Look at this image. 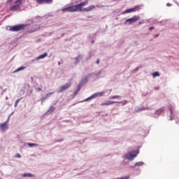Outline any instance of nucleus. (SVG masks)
<instances>
[{"mask_svg": "<svg viewBox=\"0 0 179 179\" xmlns=\"http://www.w3.org/2000/svg\"><path fill=\"white\" fill-rule=\"evenodd\" d=\"M89 3V0H85L77 5H73L68 7H65L62 9L63 12H80L83 6H86Z\"/></svg>", "mask_w": 179, "mask_h": 179, "instance_id": "1", "label": "nucleus"}, {"mask_svg": "<svg viewBox=\"0 0 179 179\" xmlns=\"http://www.w3.org/2000/svg\"><path fill=\"white\" fill-rule=\"evenodd\" d=\"M26 2V0H16L13 6H10V10H12L13 12H16V10H19L20 8H22V4Z\"/></svg>", "mask_w": 179, "mask_h": 179, "instance_id": "2", "label": "nucleus"}, {"mask_svg": "<svg viewBox=\"0 0 179 179\" xmlns=\"http://www.w3.org/2000/svg\"><path fill=\"white\" fill-rule=\"evenodd\" d=\"M24 27H26V24H21L18 25L9 26L8 30L10 31H20L22 30H24Z\"/></svg>", "mask_w": 179, "mask_h": 179, "instance_id": "3", "label": "nucleus"}, {"mask_svg": "<svg viewBox=\"0 0 179 179\" xmlns=\"http://www.w3.org/2000/svg\"><path fill=\"white\" fill-rule=\"evenodd\" d=\"M72 86V83H67L64 85H62L59 87L58 93H62V92H66L69 87Z\"/></svg>", "mask_w": 179, "mask_h": 179, "instance_id": "4", "label": "nucleus"}, {"mask_svg": "<svg viewBox=\"0 0 179 179\" xmlns=\"http://www.w3.org/2000/svg\"><path fill=\"white\" fill-rule=\"evenodd\" d=\"M141 20V17L138 15L133 16L132 18L127 19L125 21V23H128V24H132V23H135V22H138V20Z\"/></svg>", "mask_w": 179, "mask_h": 179, "instance_id": "5", "label": "nucleus"}, {"mask_svg": "<svg viewBox=\"0 0 179 179\" xmlns=\"http://www.w3.org/2000/svg\"><path fill=\"white\" fill-rule=\"evenodd\" d=\"M138 153H139V151H133L126 155V158H127L128 160H132L133 159H135L136 156H138Z\"/></svg>", "mask_w": 179, "mask_h": 179, "instance_id": "6", "label": "nucleus"}, {"mask_svg": "<svg viewBox=\"0 0 179 179\" xmlns=\"http://www.w3.org/2000/svg\"><path fill=\"white\" fill-rule=\"evenodd\" d=\"M141 5H138L132 8L127 9L124 11L123 13H131L132 12H138V10H141Z\"/></svg>", "mask_w": 179, "mask_h": 179, "instance_id": "7", "label": "nucleus"}, {"mask_svg": "<svg viewBox=\"0 0 179 179\" xmlns=\"http://www.w3.org/2000/svg\"><path fill=\"white\" fill-rule=\"evenodd\" d=\"M103 94H104V93H103V92L94 93L92 95H91L90 96H89L88 98H87L85 100V101H88V100H92L93 99H96V97H101V96H103Z\"/></svg>", "mask_w": 179, "mask_h": 179, "instance_id": "8", "label": "nucleus"}, {"mask_svg": "<svg viewBox=\"0 0 179 179\" xmlns=\"http://www.w3.org/2000/svg\"><path fill=\"white\" fill-rule=\"evenodd\" d=\"M114 103H120L123 104V106H125V104L127 103V101H121V102L107 101L106 102L101 103V106H110L111 104H114Z\"/></svg>", "mask_w": 179, "mask_h": 179, "instance_id": "9", "label": "nucleus"}, {"mask_svg": "<svg viewBox=\"0 0 179 179\" xmlns=\"http://www.w3.org/2000/svg\"><path fill=\"white\" fill-rule=\"evenodd\" d=\"M96 8V6L92 5V6H90L87 8H84L81 7V10H80V12H90V10H93V9Z\"/></svg>", "mask_w": 179, "mask_h": 179, "instance_id": "10", "label": "nucleus"}, {"mask_svg": "<svg viewBox=\"0 0 179 179\" xmlns=\"http://www.w3.org/2000/svg\"><path fill=\"white\" fill-rule=\"evenodd\" d=\"M38 5H43L44 3H52V0H35Z\"/></svg>", "mask_w": 179, "mask_h": 179, "instance_id": "11", "label": "nucleus"}, {"mask_svg": "<svg viewBox=\"0 0 179 179\" xmlns=\"http://www.w3.org/2000/svg\"><path fill=\"white\" fill-rule=\"evenodd\" d=\"M8 129V122H5L4 123L0 125V129L2 132H5V131H6Z\"/></svg>", "mask_w": 179, "mask_h": 179, "instance_id": "12", "label": "nucleus"}, {"mask_svg": "<svg viewBox=\"0 0 179 179\" xmlns=\"http://www.w3.org/2000/svg\"><path fill=\"white\" fill-rule=\"evenodd\" d=\"M48 54L47 52L43 53V55H41L40 56L37 57L36 58V61H38L39 59H43L45 58V57H48Z\"/></svg>", "mask_w": 179, "mask_h": 179, "instance_id": "13", "label": "nucleus"}, {"mask_svg": "<svg viewBox=\"0 0 179 179\" xmlns=\"http://www.w3.org/2000/svg\"><path fill=\"white\" fill-rule=\"evenodd\" d=\"M54 92H49L48 94H45V96H42L41 100L43 103V101H44V100H47V99H48V97H50L51 96V94H53Z\"/></svg>", "mask_w": 179, "mask_h": 179, "instance_id": "14", "label": "nucleus"}, {"mask_svg": "<svg viewBox=\"0 0 179 179\" xmlns=\"http://www.w3.org/2000/svg\"><path fill=\"white\" fill-rule=\"evenodd\" d=\"M164 113V108H161L156 110L155 114H157V115H160V114H163Z\"/></svg>", "mask_w": 179, "mask_h": 179, "instance_id": "15", "label": "nucleus"}, {"mask_svg": "<svg viewBox=\"0 0 179 179\" xmlns=\"http://www.w3.org/2000/svg\"><path fill=\"white\" fill-rule=\"evenodd\" d=\"M21 176L22 177H29V178L35 177V176L34 174L29 173H22Z\"/></svg>", "mask_w": 179, "mask_h": 179, "instance_id": "16", "label": "nucleus"}, {"mask_svg": "<svg viewBox=\"0 0 179 179\" xmlns=\"http://www.w3.org/2000/svg\"><path fill=\"white\" fill-rule=\"evenodd\" d=\"M55 111V108L54 106L50 107V108L47 111V114H52Z\"/></svg>", "mask_w": 179, "mask_h": 179, "instance_id": "17", "label": "nucleus"}, {"mask_svg": "<svg viewBox=\"0 0 179 179\" xmlns=\"http://www.w3.org/2000/svg\"><path fill=\"white\" fill-rule=\"evenodd\" d=\"M120 97H121V96H120V95H115V96H110V99L111 100H113L114 99H120Z\"/></svg>", "mask_w": 179, "mask_h": 179, "instance_id": "18", "label": "nucleus"}, {"mask_svg": "<svg viewBox=\"0 0 179 179\" xmlns=\"http://www.w3.org/2000/svg\"><path fill=\"white\" fill-rule=\"evenodd\" d=\"M27 145L28 146H30V148H33V146H38V144L31 143H28Z\"/></svg>", "mask_w": 179, "mask_h": 179, "instance_id": "19", "label": "nucleus"}, {"mask_svg": "<svg viewBox=\"0 0 179 179\" xmlns=\"http://www.w3.org/2000/svg\"><path fill=\"white\" fill-rule=\"evenodd\" d=\"M152 76H153V78L160 76V73H159V72H155V73H152Z\"/></svg>", "mask_w": 179, "mask_h": 179, "instance_id": "20", "label": "nucleus"}, {"mask_svg": "<svg viewBox=\"0 0 179 179\" xmlns=\"http://www.w3.org/2000/svg\"><path fill=\"white\" fill-rule=\"evenodd\" d=\"M21 100H22V98L17 99L14 105V107H17V104H19V101H20Z\"/></svg>", "mask_w": 179, "mask_h": 179, "instance_id": "21", "label": "nucleus"}, {"mask_svg": "<svg viewBox=\"0 0 179 179\" xmlns=\"http://www.w3.org/2000/svg\"><path fill=\"white\" fill-rule=\"evenodd\" d=\"M23 69H24V67H20L18 68L17 70H15L14 72L16 73V72H19L20 71H23Z\"/></svg>", "mask_w": 179, "mask_h": 179, "instance_id": "22", "label": "nucleus"}, {"mask_svg": "<svg viewBox=\"0 0 179 179\" xmlns=\"http://www.w3.org/2000/svg\"><path fill=\"white\" fill-rule=\"evenodd\" d=\"M117 179H129V176H123V177L117 178Z\"/></svg>", "mask_w": 179, "mask_h": 179, "instance_id": "23", "label": "nucleus"}, {"mask_svg": "<svg viewBox=\"0 0 179 179\" xmlns=\"http://www.w3.org/2000/svg\"><path fill=\"white\" fill-rule=\"evenodd\" d=\"M143 164V162H137L136 163L135 166H142Z\"/></svg>", "mask_w": 179, "mask_h": 179, "instance_id": "24", "label": "nucleus"}, {"mask_svg": "<svg viewBox=\"0 0 179 179\" xmlns=\"http://www.w3.org/2000/svg\"><path fill=\"white\" fill-rule=\"evenodd\" d=\"M79 90H80V85L78 86V90H76V92H75V94H78V92H79Z\"/></svg>", "mask_w": 179, "mask_h": 179, "instance_id": "25", "label": "nucleus"}, {"mask_svg": "<svg viewBox=\"0 0 179 179\" xmlns=\"http://www.w3.org/2000/svg\"><path fill=\"white\" fill-rule=\"evenodd\" d=\"M38 92H41L43 90V86H41V87L37 88Z\"/></svg>", "mask_w": 179, "mask_h": 179, "instance_id": "26", "label": "nucleus"}, {"mask_svg": "<svg viewBox=\"0 0 179 179\" xmlns=\"http://www.w3.org/2000/svg\"><path fill=\"white\" fill-rule=\"evenodd\" d=\"M15 157H18L19 159H20V157H22V155H20V154H17L15 155Z\"/></svg>", "mask_w": 179, "mask_h": 179, "instance_id": "27", "label": "nucleus"}, {"mask_svg": "<svg viewBox=\"0 0 179 179\" xmlns=\"http://www.w3.org/2000/svg\"><path fill=\"white\" fill-rule=\"evenodd\" d=\"M145 22L143 20L138 22V24H143Z\"/></svg>", "mask_w": 179, "mask_h": 179, "instance_id": "28", "label": "nucleus"}, {"mask_svg": "<svg viewBox=\"0 0 179 179\" xmlns=\"http://www.w3.org/2000/svg\"><path fill=\"white\" fill-rule=\"evenodd\" d=\"M12 1H13V0H8L7 3H10V2H12Z\"/></svg>", "mask_w": 179, "mask_h": 179, "instance_id": "29", "label": "nucleus"}, {"mask_svg": "<svg viewBox=\"0 0 179 179\" xmlns=\"http://www.w3.org/2000/svg\"><path fill=\"white\" fill-rule=\"evenodd\" d=\"M153 29H155V27H151L149 28V30H153Z\"/></svg>", "mask_w": 179, "mask_h": 179, "instance_id": "30", "label": "nucleus"}, {"mask_svg": "<svg viewBox=\"0 0 179 179\" xmlns=\"http://www.w3.org/2000/svg\"><path fill=\"white\" fill-rule=\"evenodd\" d=\"M100 63V60L98 59L96 62V64H99Z\"/></svg>", "mask_w": 179, "mask_h": 179, "instance_id": "31", "label": "nucleus"}, {"mask_svg": "<svg viewBox=\"0 0 179 179\" xmlns=\"http://www.w3.org/2000/svg\"><path fill=\"white\" fill-rule=\"evenodd\" d=\"M91 43H92V44H94V41L92 40V41H91Z\"/></svg>", "mask_w": 179, "mask_h": 179, "instance_id": "32", "label": "nucleus"}, {"mask_svg": "<svg viewBox=\"0 0 179 179\" xmlns=\"http://www.w3.org/2000/svg\"><path fill=\"white\" fill-rule=\"evenodd\" d=\"M171 115H173V110H171Z\"/></svg>", "mask_w": 179, "mask_h": 179, "instance_id": "33", "label": "nucleus"}, {"mask_svg": "<svg viewBox=\"0 0 179 179\" xmlns=\"http://www.w3.org/2000/svg\"><path fill=\"white\" fill-rule=\"evenodd\" d=\"M173 117L171 116L170 121H172Z\"/></svg>", "mask_w": 179, "mask_h": 179, "instance_id": "34", "label": "nucleus"}, {"mask_svg": "<svg viewBox=\"0 0 179 179\" xmlns=\"http://www.w3.org/2000/svg\"><path fill=\"white\" fill-rule=\"evenodd\" d=\"M167 6H170V3H167Z\"/></svg>", "mask_w": 179, "mask_h": 179, "instance_id": "35", "label": "nucleus"}, {"mask_svg": "<svg viewBox=\"0 0 179 179\" xmlns=\"http://www.w3.org/2000/svg\"><path fill=\"white\" fill-rule=\"evenodd\" d=\"M155 37H159V35H156Z\"/></svg>", "mask_w": 179, "mask_h": 179, "instance_id": "36", "label": "nucleus"}, {"mask_svg": "<svg viewBox=\"0 0 179 179\" xmlns=\"http://www.w3.org/2000/svg\"><path fill=\"white\" fill-rule=\"evenodd\" d=\"M113 1H117V0H113Z\"/></svg>", "mask_w": 179, "mask_h": 179, "instance_id": "37", "label": "nucleus"}]
</instances>
